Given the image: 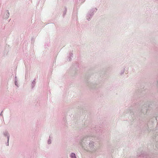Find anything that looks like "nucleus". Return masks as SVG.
<instances>
[{
	"mask_svg": "<svg viewBox=\"0 0 158 158\" xmlns=\"http://www.w3.org/2000/svg\"><path fill=\"white\" fill-rule=\"evenodd\" d=\"M71 156L72 158H76V157L75 156V155L74 153H72L71 154Z\"/></svg>",
	"mask_w": 158,
	"mask_h": 158,
	"instance_id": "f257e3e1",
	"label": "nucleus"
}]
</instances>
